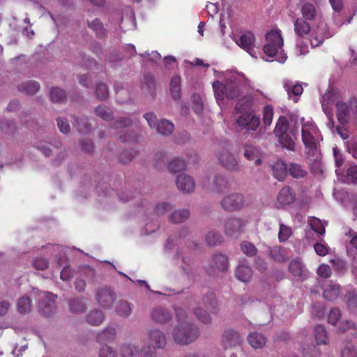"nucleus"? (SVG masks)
<instances>
[{"mask_svg":"<svg viewBox=\"0 0 357 357\" xmlns=\"http://www.w3.org/2000/svg\"><path fill=\"white\" fill-rule=\"evenodd\" d=\"M176 324L172 328L171 337L179 345H189L199 336V329L194 323L187 319L186 311L182 307L175 308Z\"/></svg>","mask_w":357,"mask_h":357,"instance_id":"1","label":"nucleus"},{"mask_svg":"<svg viewBox=\"0 0 357 357\" xmlns=\"http://www.w3.org/2000/svg\"><path fill=\"white\" fill-rule=\"evenodd\" d=\"M260 123L259 116L256 115L254 112L240 114L236 119L237 130L239 132L243 131V135L245 138L260 139L264 135Z\"/></svg>","mask_w":357,"mask_h":357,"instance_id":"2","label":"nucleus"},{"mask_svg":"<svg viewBox=\"0 0 357 357\" xmlns=\"http://www.w3.org/2000/svg\"><path fill=\"white\" fill-rule=\"evenodd\" d=\"M266 43L264 47V54L269 58H273L280 54L275 60L281 63H284L287 56L283 53H280V50L282 52L283 47V38L280 31L273 30L268 32L266 35Z\"/></svg>","mask_w":357,"mask_h":357,"instance_id":"3","label":"nucleus"},{"mask_svg":"<svg viewBox=\"0 0 357 357\" xmlns=\"http://www.w3.org/2000/svg\"><path fill=\"white\" fill-rule=\"evenodd\" d=\"M302 124L301 135L302 141L308 155H314L317 149V144L320 137V132L312 121L301 119Z\"/></svg>","mask_w":357,"mask_h":357,"instance_id":"4","label":"nucleus"},{"mask_svg":"<svg viewBox=\"0 0 357 357\" xmlns=\"http://www.w3.org/2000/svg\"><path fill=\"white\" fill-rule=\"evenodd\" d=\"M213 88L217 100H222L224 96L227 98L234 99L238 97L241 93L240 80L236 77L227 79L224 86L220 82L216 81L213 82Z\"/></svg>","mask_w":357,"mask_h":357,"instance_id":"5","label":"nucleus"},{"mask_svg":"<svg viewBox=\"0 0 357 357\" xmlns=\"http://www.w3.org/2000/svg\"><path fill=\"white\" fill-rule=\"evenodd\" d=\"M132 121L130 118L121 117L116 119L110 126L112 129L119 130L116 137L123 142H136L138 141L137 135L130 129L124 130L130 127Z\"/></svg>","mask_w":357,"mask_h":357,"instance_id":"6","label":"nucleus"},{"mask_svg":"<svg viewBox=\"0 0 357 357\" xmlns=\"http://www.w3.org/2000/svg\"><path fill=\"white\" fill-rule=\"evenodd\" d=\"M335 107L337 120L342 125L349 121L351 114L357 116V98H351L348 102L337 101Z\"/></svg>","mask_w":357,"mask_h":357,"instance_id":"7","label":"nucleus"},{"mask_svg":"<svg viewBox=\"0 0 357 357\" xmlns=\"http://www.w3.org/2000/svg\"><path fill=\"white\" fill-rule=\"evenodd\" d=\"M96 303L101 307L109 310L116 299V294L114 289L109 286L98 287L95 293Z\"/></svg>","mask_w":357,"mask_h":357,"instance_id":"8","label":"nucleus"},{"mask_svg":"<svg viewBox=\"0 0 357 357\" xmlns=\"http://www.w3.org/2000/svg\"><path fill=\"white\" fill-rule=\"evenodd\" d=\"M245 202V197L242 193L232 192L222 197L220 206L224 211L234 212L243 208Z\"/></svg>","mask_w":357,"mask_h":357,"instance_id":"9","label":"nucleus"},{"mask_svg":"<svg viewBox=\"0 0 357 357\" xmlns=\"http://www.w3.org/2000/svg\"><path fill=\"white\" fill-rule=\"evenodd\" d=\"M146 341L147 344L159 350L164 349L167 345V337L165 333L155 327L147 330Z\"/></svg>","mask_w":357,"mask_h":357,"instance_id":"10","label":"nucleus"},{"mask_svg":"<svg viewBox=\"0 0 357 357\" xmlns=\"http://www.w3.org/2000/svg\"><path fill=\"white\" fill-rule=\"evenodd\" d=\"M56 296L51 292L44 291L40 295L38 310L44 316L48 317L55 312V300Z\"/></svg>","mask_w":357,"mask_h":357,"instance_id":"11","label":"nucleus"},{"mask_svg":"<svg viewBox=\"0 0 357 357\" xmlns=\"http://www.w3.org/2000/svg\"><path fill=\"white\" fill-rule=\"evenodd\" d=\"M245 225V222L243 219L231 217L225 222V234L229 237L236 238L243 232Z\"/></svg>","mask_w":357,"mask_h":357,"instance_id":"12","label":"nucleus"},{"mask_svg":"<svg viewBox=\"0 0 357 357\" xmlns=\"http://www.w3.org/2000/svg\"><path fill=\"white\" fill-rule=\"evenodd\" d=\"M236 43L246 51L252 57L257 58L255 47V37L251 31H245L235 38Z\"/></svg>","mask_w":357,"mask_h":357,"instance_id":"13","label":"nucleus"},{"mask_svg":"<svg viewBox=\"0 0 357 357\" xmlns=\"http://www.w3.org/2000/svg\"><path fill=\"white\" fill-rule=\"evenodd\" d=\"M220 165L229 171H238L239 165L237 159L231 152L222 149L216 153Z\"/></svg>","mask_w":357,"mask_h":357,"instance_id":"14","label":"nucleus"},{"mask_svg":"<svg viewBox=\"0 0 357 357\" xmlns=\"http://www.w3.org/2000/svg\"><path fill=\"white\" fill-rule=\"evenodd\" d=\"M242 342V338L239 333L232 329L226 330L221 338V344L225 349H233L240 346Z\"/></svg>","mask_w":357,"mask_h":357,"instance_id":"15","label":"nucleus"},{"mask_svg":"<svg viewBox=\"0 0 357 357\" xmlns=\"http://www.w3.org/2000/svg\"><path fill=\"white\" fill-rule=\"evenodd\" d=\"M227 267L228 259L227 256L222 254H217L212 257L208 271L209 274L215 275L218 272H224L227 269Z\"/></svg>","mask_w":357,"mask_h":357,"instance_id":"16","label":"nucleus"},{"mask_svg":"<svg viewBox=\"0 0 357 357\" xmlns=\"http://www.w3.org/2000/svg\"><path fill=\"white\" fill-rule=\"evenodd\" d=\"M176 184L178 190L183 193L189 194L194 192L195 186V180L188 174H179L176 178Z\"/></svg>","mask_w":357,"mask_h":357,"instance_id":"17","label":"nucleus"},{"mask_svg":"<svg viewBox=\"0 0 357 357\" xmlns=\"http://www.w3.org/2000/svg\"><path fill=\"white\" fill-rule=\"evenodd\" d=\"M151 317L155 323L165 325L172 321L173 315L168 309L158 307L152 310Z\"/></svg>","mask_w":357,"mask_h":357,"instance_id":"18","label":"nucleus"},{"mask_svg":"<svg viewBox=\"0 0 357 357\" xmlns=\"http://www.w3.org/2000/svg\"><path fill=\"white\" fill-rule=\"evenodd\" d=\"M289 270L294 277H296L301 280L307 278L309 275L308 270L299 258H296L290 261Z\"/></svg>","mask_w":357,"mask_h":357,"instance_id":"19","label":"nucleus"},{"mask_svg":"<svg viewBox=\"0 0 357 357\" xmlns=\"http://www.w3.org/2000/svg\"><path fill=\"white\" fill-rule=\"evenodd\" d=\"M230 183L229 178L221 174H216L213 176L211 183V190L220 194L229 189Z\"/></svg>","mask_w":357,"mask_h":357,"instance_id":"20","label":"nucleus"},{"mask_svg":"<svg viewBox=\"0 0 357 357\" xmlns=\"http://www.w3.org/2000/svg\"><path fill=\"white\" fill-rule=\"evenodd\" d=\"M120 357H140V348L136 343L127 342L121 345Z\"/></svg>","mask_w":357,"mask_h":357,"instance_id":"21","label":"nucleus"},{"mask_svg":"<svg viewBox=\"0 0 357 357\" xmlns=\"http://www.w3.org/2000/svg\"><path fill=\"white\" fill-rule=\"evenodd\" d=\"M243 155L248 160H255L257 165L261 163L260 158L261 151L259 149L252 144H246L243 146Z\"/></svg>","mask_w":357,"mask_h":357,"instance_id":"22","label":"nucleus"},{"mask_svg":"<svg viewBox=\"0 0 357 357\" xmlns=\"http://www.w3.org/2000/svg\"><path fill=\"white\" fill-rule=\"evenodd\" d=\"M235 275L238 280L248 282L252 276V271L245 261H241L236 268Z\"/></svg>","mask_w":357,"mask_h":357,"instance_id":"23","label":"nucleus"},{"mask_svg":"<svg viewBox=\"0 0 357 357\" xmlns=\"http://www.w3.org/2000/svg\"><path fill=\"white\" fill-rule=\"evenodd\" d=\"M297 131H290L283 134L278 137V141L282 146L289 151H294L295 148V139L297 138Z\"/></svg>","mask_w":357,"mask_h":357,"instance_id":"24","label":"nucleus"},{"mask_svg":"<svg viewBox=\"0 0 357 357\" xmlns=\"http://www.w3.org/2000/svg\"><path fill=\"white\" fill-rule=\"evenodd\" d=\"M340 285L333 281H330L324 285L323 296L325 299L333 301L337 298L340 294Z\"/></svg>","mask_w":357,"mask_h":357,"instance_id":"25","label":"nucleus"},{"mask_svg":"<svg viewBox=\"0 0 357 357\" xmlns=\"http://www.w3.org/2000/svg\"><path fill=\"white\" fill-rule=\"evenodd\" d=\"M116 336V330L113 326H108L97 335V342L100 344H106L112 342Z\"/></svg>","mask_w":357,"mask_h":357,"instance_id":"26","label":"nucleus"},{"mask_svg":"<svg viewBox=\"0 0 357 357\" xmlns=\"http://www.w3.org/2000/svg\"><path fill=\"white\" fill-rule=\"evenodd\" d=\"M329 3L334 11L333 15L334 24L340 27L344 24L340 15V12L344 8L343 0H329Z\"/></svg>","mask_w":357,"mask_h":357,"instance_id":"27","label":"nucleus"},{"mask_svg":"<svg viewBox=\"0 0 357 357\" xmlns=\"http://www.w3.org/2000/svg\"><path fill=\"white\" fill-rule=\"evenodd\" d=\"M133 307L132 303L125 300H120L116 305L115 311L119 316L127 318L131 315Z\"/></svg>","mask_w":357,"mask_h":357,"instance_id":"28","label":"nucleus"},{"mask_svg":"<svg viewBox=\"0 0 357 357\" xmlns=\"http://www.w3.org/2000/svg\"><path fill=\"white\" fill-rule=\"evenodd\" d=\"M142 89L150 96L153 97L155 90V77L150 74H145L142 81Z\"/></svg>","mask_w":357,"mask_h":357,"instance_id":"29","label":"nucleus"},{"mask_svg":"<svg viewBox=\"0 0 357 357\" xmlns=\"http://www.w3.org/2000/svg\"><path fill=\"white\" fill-rule=\"evenodd\" d=\"M269 256L273 260L278 263H283L288 260L286 249L281 246L271 248Z\"/></svg>","mask_w":357,"mask_h":357,"instance_id":"30","label":"nucleus"},{"mask_svg":"<svg viewBox=\"0 0 357 357\" xmlns=\"http://www.w3.org/2000/svg\"><path fill=\"white\" fill-rule=\"evenodd\" d=\"M248 341L252 348L261 349L265 346L266 338L261 333L253 332L248 335Z\"/></svg>","mask_w":357,"mask_h":357,"instance_id":"31","label":"nucleus"},{"mask_svg":"<svg viewBox=\"0 0 357 357\" xmlns=\"http://www.w3.org/2000/svg\"><path fill=\"white\" fill-rule=\"evenodd\" d=\"M18 89L24 94L33 96L40 89V84L36 81L30 80L20 84Z\"/></svg>","mask_w":357,"mask_h":357,"instance_id":"32","label":"nucleus"},{"mask_svg":"<svg viewBox=\"0 0 357 357\" xmlns=\"http://www.w3.org/2000/svg\"><path fill=\"white\" fill-rule=\"evenodd\" d=\"M294 199L295 195L288 186L282 188L278 195V201L282 205L290 204Z\"/></svg>","mask_w":357,"mask_h":357,"instance_id":"33","label":"nucleus"},{"mask_svg":"<svg viewBox=\"0 0 357 357\" xmlns=\"http://www.w3.org/2000/svg\"><path fill=\"white\" fill-rule=\"evenodd\" d=\"M87 26L95 32L97 37L103 38L107 36V29L104 28L100 20L96 18L91 21L88 20Z\"/></svg>","mask_w":357,"mask_h":357,"instance_id":"34","label":"nucleus"},{"mask_svg":"<svg viewBox=\"0 0 357 357\" xmlns=\"http://www.w3.org/2000/svg\"><path fill=\"white\" fill-rule=\"evenodd\" d=\"M294 31L299 37H304L307 35L311 29L310 24L305 20L301 18L295 20L294 22Z\"/></svg>","mask_w":357,"mask_h":357,"instance_id":"35","label":"nucleus"},{"mask_svg":"<svg viewBox=\"0 0 357 357\" xmlns=\"http://www.w3.org/2000/svg\"><path fill=\"white\" fill-rule=\"evenodd\" d=\"M190 217L188 209H178L174 211L169 216V221L174 224H180L187 220Z\"/></svg>","mask_w":357,"mask_h":357,"instance_id":"36","label":"nucleus"},{"mask_svg":"<svg viewBox=\"0 0 357 357\" xmlns=\"http://www.w3.org/2000/svg\"><path fill=\"white\" fill-rule=\"evenodd\" d=\"M86 299L84 298H74L69 300V309L72 312L81 314L86 311Z\"/></svg>","mask_w":357,"mask_h":357,"instance_id":"37","label":"nucleus"},{"mask_svg":"<svg viewBox=\"0 0 357 357\" xmlns=\"http://www.w3.org/2000/svg\"><path fill=\"white\" fill-rule=\"evenodd\" d=\"M273 176L278 181H283L288 172V166L283 161H278L273 166Z\"/></svg>","mask_w":357,"mask_h":357,"instance_id":"38","label":"nucleus"},{"mask_svg":"<svg viewBox=\"0 0 357 357\" xmlns=\"http://www.w3.org/2000/svg\"><path fill=\"white\" fill-rule=\"evenodd\" d=\"M301 13L305 20H313L317 15L315 6L311 3H305L301 8Z\"/></svg>","mask_w":357,"mask_h":357,"instance_id":"39","label":"nucleus"},{"mask_svg":"<svg viewBox=\"0 0 357 357\" xmlns=\"http://www.w3.org/2000/svg\"><path fill=\"white\" fill-rule=\"evenodd\" d=\"M32 308L31 299L27 296H24L20 298L17 302V310L20 314L29 313Z\"/></svg>","mask_w":357,"mask_h":357,"instance_id":"40","label":"nucleus"},{"mask_svg":"<svg viewBox=\"0 0 357 357\" xmlns=\"http://www.w3.org/2000/svg\"><path fill=\"white\" fill-rule=\"evenodd\" d=\"M105 319V314L100 310H94L88 314L86 317L87 322L93 326L100 325Z\"/></svg>","mask_w":357,"mask_h":357,"instance_id":"41","label":"nucleus"},{"mask_svg":"<svg viewBox=\"0 0 357 357\" xmlns=\"http://www.w3.org/2000/svg\"><path fill=\"white\" fill-rule=\"evenodd\" d=\"M181 77L174 75L170 82V91L174 100H177L181 98Z\"/></svg>","mask_w":357,"mask_h":357,"instance_id":"42","label":"nucleus"},{"mask_svg":"<svg viewBox=\"0 0 357 357\" xmlns=\"http://www.w3.org/2000/svg\"><path fill=\"white\" fill-rule=\"evenodd\" d=\"M157 131L159 134L167 136L171 135L174 129V125L166 119H162L157 125Z\"/></svg>","mask_w":357,"mask_h":357,"instance_id":"43","label":"nucleus"},{"mask_svg":"<svg viewBox=\"0 0 357 357\" xmlns=\"http://www.w3.org/2000/svg\"><path fill=\"white\" fill-rule=\"evenodd\" d=\"M357 351L355 346L350 341L342 342L340 348V357H356Z\"/></svg>","mask_w":357,"mask_h":357,"instance_id":"44","label":"nucleus"},{"mask_svg":"<svg viewBox=\"0 0 357 357\" xmlns=\"http://www.w3.org/2000/svg\"><path fill=\"white\" fill-rule=\"evenodd\" d=\"M320 33H317L310 40L311 45L312 47H317L320 45L325 38H328L333 36V33H331L328 31V28L326 26L324 28L319 29Z\"/></svg>","mask_w":357,"mask_h":357,"instance_id":"45","label":"nucleus"},{"mask_svg":"<svg viewBox=\"0 0 357 357\" xmlns=\"http://www.w3.org/2000/svg\"><path fill=\"white\" fill-rule=\"evenodd\" d=\"M288 172L295 178H303L307 175V171L301 165L294 162L289 165Z\"/></svg>","mask_w":357,"mask_h":357,"instance_id":"46","label":"nucleus"},{"mask_svg":"<svg viewBox=\"0 0 357 357\" xmlns=\"http://www.w3.org/2000/svg\"><path fill=\"white\" fill-rule=\"evenodd\" d=\"M252 104V98L250 96H244L239 100L236 104V109L241 114L245 112H251L250 111Z\"/></svg>","mask_w":357,"mask_h":357,"instance_id":"47","label":"nucleus"},{"mask_svg":"<svg viewBox=\"0 0 357 357\" xmlns=\"http://www.w3.org/2000/svg\"><path fill=\"white\" fill-rule=\"evenodd\" d=\"M202 303L208 310L215 311L217 302L215 295L213 291H208L204 295Z\"/></svg>","mask_w":357,"mask_h":357,"instance_id":"48","label":"nucleus"},{"mask_svg":"<svg viewBox=\"0 0 357 357\" xmlns=\"http://www.w3.org/2000/svg\"><path fill=\"white\" fill-rule=\"evenodd\" d=\"M314 337L318 344H326L328 342L327 331L321 325H317L315 326Z\"/></svg>","mask_w":357,"mask_h":357,"instance_id":"49","label":"nucleus"},{"mask_svg":"<svg viewBox=\"0 0 357 357\" xmlns=\"http://www.w3.org/2000/svg\"><path fill=\"white\" fill-rule=\"evenodd\" d=\"M94 112L98 117L105 121H109L114 117L112 110L109 107L103 105L96 107Z\"/></svg>","mask_w":357,"mask_h":357,"instance_id":"50","label":"nucleus"},{"mask_svg":"<svg viewBox=\"0 0 357 357\" xmlns=\"http://www.w3.org/2000/svg\"><path fill=\"white\" fill-rule=\"evenodd\" d=\"M73 117L74 119V126H76L79 132L87 133L90 131L91 125L89 123L87 118H79L75 116H73Z\"/></svg>","mask_w":357,"mask_h":357,"instance_id":"51","label":"nucleus"},{"mask_svg":"<svg viewBox=\"0 0 357 357\" xmlns=\"http://www.w3.org/2000/svg\"><path fill=\"white\" fill-rule=\"evenodd\" d=\"M223 241V237L220 233L215 230L209 231L206 235V241L208 245L211 246L217 245L221 243Z\"/></svg>","mask_w":357,"mask_h":357,"instance_id":"52","label":"nucleus"},{"mask_svg":"<svg viewBox=\"0 0 357 357\" xmlns=\"http://www.w3.org/2000/svg\"><path fill=\"white\" fill-rule=\"evenodd\" d=\"M289 128V123L285 116H280L276 123L275 128V134L277 137H279L287 132Z\"/></svg>","mask_w":357,"mask_h":357,"instance_id":"53","label":"nucleus"},{"mask_svg":"<svg viewBox=\"0 0 357 357\" xmlns=\"http://www.w3.org/2000/svg\"><path fill=\"white\" fill-rule=\"evenodd\" d=\"M335 100V93L333 91H327L323 96L321 100L323 111L331 110L329 106L331 105Z\"/></svg>","mask_w":357,"mask_h":357,"instance_id":"54","label":"nucleus"},{"mask_svg":"<svg viewBox=\"0 0 357 357\" xmlns=\"http://www.w3.org/2000/svg\"><path fill=\"white\" fill-rule=\"evenodd\" d=\"M50 98L54 102H63L66 99V93L62 89L53 87L50 90Z\"/></svg>","mask_w":357,"mask_h":357,"instance_id":"55","label":"nucleus"},{"mask_svg":"<svg viewBox=\"0 0 357 357\" xmlns=\"http://www.w3.org/2000/svg\"><path fill=\"white\" fill-rule=\"evenodd\" d=\"M185 162L184 160L175 158L168 163L167 168L169 172H177L183 170L185 168Z\"/></svg>","mask_w":357,"mask_h":357,"instance_id":"56","label":"nucleus"},{"mask_svg":"<svg viewBox=\"0 0 357 357\" xmlns=\"http://www.w3.org/2000/svg\"><path fill=\"white\" fill-rule=\"evenodd\" d=\"M273 109L270 105H266L264 107L263 109V123L264 128L262 130H266V127L271 126L273 121Z\"/></svg>","mask_w":357,"mask_h":357,"instance_id":"57","label":"nucleus"},{"mask_svg":"<svg viewBox=\"0 0 357 357\" xmlns=\"http://www.w3.org/2000/svg\"><path fill=\"white\" fill-rule=\"evenodd\" d=\"M176 257L178 258L180 257H182V261L183 265L181 266V268L183 270L184 273L189 277L192 276L194 275V272L190 266V259L182 256V252L179 250H177L176 252Z\"/></svg>","mask_w":357,"mask_h":357,"instance_id":"58","label":"nucleus"},{"mask_svg":"<svg viewBox=\"0 0 357 357\" xmlns=\"http://www.w3.org/2000/svg\"><path fill=\"white\" fill-rule=\"evenodd\" d=\"M284 88L288 93L289 97L291 95L299 96L303 93V87L301 84H293L291 82H286L284 84Z\"/></svg>","mask_w":357,"mask_h":357,"instance_id":"59","label":"nucleus"},{"mask_svg":"<svg viewBox=\"0 0 357 357\" xmlns=\"http://www.w3.org/2000/svg\"><path fill=\"white\" fill-rule=\"evenodd\" d=\"M96 95L99 100H105L109 96V90L107 85L104 83H99L96 88Z\"/></svg>","mask_w":357,"mask_h":357,"instance_id":"60","label":"nucleus"},{"mask_svg":"<svg viewBox=\"0 0 357 357\" xmlns=\"http://www.w3.org/2000/svg\"><path fill=\"white\" fill-rule=\"evenodd\" d=\"M157 350L159 349L146 343L140 348V356L141 357H158Z\"/></svg>","mask_w":357,"mask_h":357,"instance_id":"61","label":"nucleus"},{"mask_svg":"<svg viewBox=\"0 0 357 357\" xmlns=\"http://www.w3.org/2000/svg\"><path fill=\"white\" fill-rule=\"evenodd\" d=\"M338 329L343 333L349 330H353L351 335L355 337H357V328L356 324L351 321H343L340 323Z\"/></svg>","mask_w":357,"mask_h":357,"instance_id":"62","label":"nucleus"},{"mask_svg":"<svg viewBox=\"0 0 357 357\" xmlns=\"http://www.w3.org/2000/svg\"><path fill=\"white\" fill-rule=\"evenodd\" d=\"M99 357H118V355L113 347L105 344L99 350Z\"/></svg>","mask_w":357,"mask_h":357,"instance_id":"63","label":"nucleus"},{"mask_svg":"<svg viewBox=\"0 0 357 357\" xmlns=\"http://www.w3.org/2000/svg\"><path fill=\"white\" fill-rule=\"evenodd\" d=\"M347 305L354 314H357V293H349L347 295Z\"/></svg>","mask_w":357,"mask_h":357,"instance_id":"64","label":"nucleus"}]
</instances>
